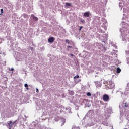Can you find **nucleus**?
<instances>
[{
    "instance_id": "nucleus-18",
    "label": "nucleus",
    "mask_w": 129,
    "mask_h": 129,
    "mask_svg": "<svg viewBox=\"0 0 129 129\" xmlns=\"http://www.w3.org/2000/svg\"><path fill=\"white\" fill-rule=\"evenodd\" d=\"M39 91V89H38V88L36 89V92H38Z\"/></svg>"
},
{
    "instance_id": "nucleus-22",
    "label": "nucleus",
    "mask_w": 129,
    "mask_h": 129,
    "mask_svg": "<svg viewBox=\"0 0 129 129\" xmlns=\"http://www.w3.org/2000/svg\"><path fill=\"white\" fill-rule=\"evenodd\" d=\"M72 92V93H74V92Z\"/></svg>"
},
{
    "instance_id": "nucleus-8",
    "label": "nucleus",
    "mask_w": 129,
    "mask_h": 129,
    "mask_svg": "<svg viewBox=\"0 0 129 129\" xmlns=\"http://www.w3.org/2000/svg\"><path fill=\"white\" fill-rule=\"evenodd\" d=\"M33 20H34V21H38V20H39V19L37 17L34 16Z\"/></svg>"
},
{
    "instance_id": "nucleus-15",
    "label": "nucleus",
    "mask_w": 129,
    "mask_h": 129,
    "mask_svg": "<svg viewBox=\"0 0 129 129\" xmlns=\"http://www.w3.org/2000/svg\"><path fill=\"white\" fill-rule=\"evenodd\" d=\"M70 56H71L72 57H74V55H73V54H72V53H71Z\"/></svg>"
},
{
    "instance_id": "nucleus-5",
    "label": "nucleus",
    "mask_w": 129,
    "mask_h": 129,
    "mask_svg": "<svg viewBox=\"0 0 129 129\" xmlns=\"http://www.w3.org/2000/svg\"><path fill=\"white\" fill-rule=\"evenodd\" d=\"M65 7L66 8V7H72V3L67 2L66 3Z\"/></svg>"
},
{
    "instance_id": "nucleus-1",
    "label": "nucleus",
    "mask_w": 129,
    "mask_h": 129,
    "mask_svg": "<svg viewBox=\"0 0 129 129\" xmlns=\"http://www.w3.org/2000/svg\"><path fill=\"white\" fill-rule=\"evenodd\" d=\"M103 99L104 101H108L109 100V96L107 94H104L103 96Z\"/></svg>"
},
{
    "instance_id": "nucleus-6",
    "label": "nucleus",
    "mask_w": 129,
    "mask_h": 129,
    "mask_svg": "<svg viewBox=\"0 0 129 129\" xmlns=\"http://www.w3.org/2000/svg\"><path fill=\"white\" fill-rule=\"evenodd\" d=\"M121 72V69L119 68H117V73H120Z\"/></svg>"
},
{
    "instance_id": "nucleus-3",
    "label": "nucleus",
    "mask_w": 129,
    "mask_h": 129,
    "mask_svg": "<svg viewBox=\"0 0 129 129\" xmlns=\"http://www.w3.org/2000/svg\"><path fill=\"white\" fill-rule=\"evenodd\" d=\"M54 41H55V38L53 37H51L48 39V43H53Z\"/></svg>"
},
{
    "instance_id": "nucleus-2",
    "label": "nucleus",
    "mask_w": 129,
    "mask_h": 129,
    "mask_svg": "<svg viewBox=\"0 0 129 129\" xmlns=\"http://www.w3.org/2000/svg\"><path fill=\"white\" fill-rule=\"evenodd\" d=\"M16 123V122H12V121H9L8 123V125L9 126V129H12V127H13V126L14 124Z\"/></svg>"
},
{
    "instance_id": "nucleus-16",
    "label": "nucleus",
    "mask_w": 129,
    "mask_h": 129,
    "mask_svg": "<svg viewBox=\"0 0 129 129\" xmlns=\"http://www.w3.org/2000/svg\"><path fill=\"white\" fill-rule=\"evenodd\" d=\"M110 83H112V81H110L109 82V85H110Z\"/></svg>"
},
{
    "instance_id": "nucleus-20",
    "label": "nucleus",
    "mask_w": 129,
    "mask_h": 129,
    "mask_svg": "<svg viewBox=\"0 0 129 129\" xmlns=\"http://www.w3.org/2000/svg\"><path fill=\"white\" fill-rule=\"evenodd\" d=\"M125 107H128V106H127V105H125Z\"/></svg>"
},
{
    "instance_id": "nucleus-9",
    "label": "nucleus",
    "mask_w": 129,
    "mask_h": 129,
    "mask_svg": "<svg viewBox=\"0 0 129 129\" xmlns=\"http://www.w3.org/2000/svg\"><path fill=\"white\" fill-rule=\"evenodd\" d=\"M87 96H91V93L90 92H88L87 93Z\"/></svg>"
},
{
    "instance_id": "nucleus-14",
    "label": "nucleus",
    "mask_w": 129,
    "mask_h": 129,
    "mask_svg": "<svg viewBox=\"0 0 129 129\" xmlns=\"http://www.w3.org/2000/svg\"><path fill=\"white\" fill-rule=\"evenodd\" d=\"M81 30H82V27L81 26L79 28V31L80 32V31H81Z\"/></svg>"
},
{
    "instance_id": "nucleus-11",
    "label": "nucleus",
    "mask_w": 129,
    "mask_h": 129,
    "mask_svg": "<svg viewBox=\"0 0 129 129\" xmlns=\"http://www.w3.org/2000/svg\"><path fill=\"white\" fill-rule=\"evenodd\" d=\"M66 43H67V44H69L70 43V41H69V40L67 39L66 40Z\"/></svg>"
},
{
    "instance_id": "nucleus-17",
    "label": "nucleus",
    "mask_w": 129,
    "mask_h": 129,
    "mask_svg": "<svg viewBox=\"0 0 129 129\" xmlns=\"http://www.w3.org/2000/svg\"><path fill=\"white\" fill-rule=\"evenodd\" d=\"M68 48H72V46H68Z\"/></svg>"
},
{
    "instance_id": "nucleus-4",
    "label": "nucleus",
    "mask_w": 129,
    "mask_h": 129,
    "mask_svg": "<svg viewBox=\"0 0 129 129\" xmlns=\"http://www.w3.org/2000/svg\"><path fill=\"white\" fill-rule=\"evenodd\" d=\"M90 14V12L89 11L88 12H86L84 14V17H86V18H88V17H89V15Z\"/></svg>"
},
{
    "instance_id": "nucleus-12",
    "label": "nucleus",
    "mask_w": 129,
    "mask_h": 129,
    "mask_svg": "<svg viewBox=\"0 0 129 129\" xmlns=\"http://www.w3.org/2000/svg\"><path fill=\"white\" fill-rule=\"evenodd\" d=\"M24 18H29V16L27 14H24Z\"/></svg>"
},
{
    "instance_id": "nucleus-7",
    "label": "nucleus",
    "mask_w": 129,
    "mask_h": 129,
    "mask_svg": "<svg viewBox=\"0 0 129 129\" xmlns=\"http://www.w3.org/2000/svg\"><path fill=\"white\" fill-rule=\"evenodd\" d=\"M24 86H25V87H26V89L27 90H29V88H28V84H25V85H24Z\"/></svg>"
},
{
    "instance_id": "nucleus-10",
    "label": "nucleus",
    "mask_w": 129,
    "mask_h": 129,
    "mask_svg": "<svg viewBox=\"0 0 129 129\" xmlns=\"http://www.w3.org/2000/svg\"><path fill=\"white\" fill-rule=\"evenodd\" d=\"M76 78H79V76L77 75V76L74 77V79H76Z\"/></svg>"
},
{
    "instance_id": "nucleus-19",
    "label": "nucleus",
    "mask_w": 129,
    "mask_h": 129,
    "mask_svg": "<svg viewBox=\"0 0 129 129\" xmlns=\"http://www.w3.org/2000/svg\"><path fill=\"white\" fill-rule=\"evenodd\" d=\"M14 68H11V71H13Z\"/></svg>"
},
{
    "instance_id": "nucleus-13",
    "label": "nucleus",
    "mask_w": 129,
    "mask_h": 129,
    "mask_svg": "<svg viewBox=\"0 0 129 129\" xmlns=\"http://www.w3.org/2000/svg\"><path fill=\"white\" fill-rule=\"evenodd\" d=\"M1 14H3L4 13V10L3 9H1Z\"/></svg>"
},
{
    "instance_id": "nucleus-21",
    "label": "nucleus",
    "mask_w": 129,
    "mask_h": 129,
    "mask_svg": "<svg viewBox=\"0 0 129 129\" xmlns=\"http://www.w3.org/2000/svg\"><path fill=\"white\" fill-rule=\"evenodd\" d=\"M111 85H112V86H113L114 85V84L113 83H112V84H111Z\"/></svg>"
}]
</instances>
